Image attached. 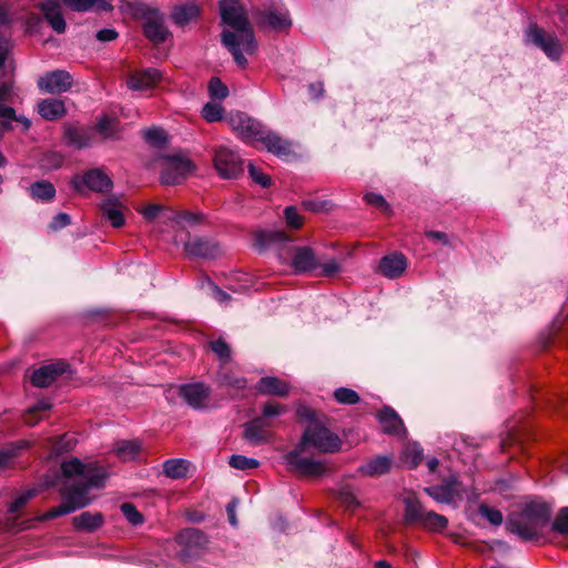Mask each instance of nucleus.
<instances>
[{
    "instance_id": "obj_49",
    "label": "nucleus",
    "mask_w": 568,
    "mask_h": 568,
    "mask_svg": "<svg viewBox=\"0 0 568 568\" xmlns=\"http://www.w3.org/2000/svg\"><path fill=\"white\" fill-rule=\"evenodd\" d=\"M479 514L494 526L501 525L504 519L503 514L498 509L489 507L487 505L479 506Z\"/></svg>"
},
{
    "instance_id": "obj_33",
    "label": "nucleus",
    "mask_w": 568,
    "mask_h": 568,
    "mask_svg": "<svg viewBox=\"0 0 568 568\" xmlns=\"http://www.w3.org/2000/svg\"><path fill=\"white\" fill-rule=\"evenodd\" d=\"M103 523L104 518L101 513L84 511L72 518L74 528L87 532L95 531L103 525Z\"/></svg>"
},
{
    "instance_id": "obj_25",
    "label": "nucleus",
    "mask_w": 568,
    "mask_h": 568,
    "mask_svg": "<svg viewBox=\"0 0 568 568\" xmlns=\"http://www.w3.org/2000/svg\"><path fill=\"white\" fill-rule=\"evenodd\" d=\"M202 9L195 1L178 4L173 8L171 18L179 26L184 27L201 16Z\"/></svg>"
},
{
    "instance_id": "obj_23",
    "label": "nucleus",
    "mask_w": 568,
    "mask_h": 568,
    "mask_svg": "<svg viewBox=\"0 0 568 568\" xmlns=\"http://www.w3.org/2000/svg\"><path fill=\"white\" fill-rule=\"evenodd\" d=\"M93 130L78 128L72 124L64 126V140L70 146L78 149L90 148L93 145Z\"/></svg>"
},
{
    "instance_id": "obj_27",
    "label": "nucleus",
    "mask_w": 568,
    "mask_h": 568,
    "mask_svg": "<svg viewBox=\"0 0 568 568\" xmlns=\"http://www.w3.org/2000/svg\"><path fill=\"white\" fill-rule=\"evenodd\" d=\"M270 426L271 423L268 420H265V418L256 417L245 424V438L253 445L264 444L268 440V434L266 429Z\"/></svg>"
},
{
    "instance_id": "obj_24",
    "label": "nucleus",
    "mask_w": 568,
    "mask_h": 568,
    "mask_svg": "<svg viewBox=\"0 0 568 568\" xmlns=\"http://www.w3.org/2000/svg\"><path fill=\"white\" fill-rule=\"evenodd\" d=\"M40 9L55 32L63 33L65 31V21L62 16L61 4L58 0H44L40 4Z\"/></svg>"
},
{
    "instance_id": "obj_29",
    "label": "nucleus",
    "mask_w": 568,
    "mask_h": 568,
    "mask_svg": "<svg viewBox=\"0 0 568 568\" xmlns=\"http://www.w3.org/2000/svg\"><path fill=\"white\" fill-rule=\"evenodd\" d=\"M392 467V459L388 456H376L358 467V473L367 477H378L387 474Z\"/></svg>"
},
{
    "instance_id": "obj_59",
    "label": "nucleus",
    "mask_w": 568,
    "mask_h": 568,
    "mask_svg": "<svg viewBox=\"0 0 568 568\" xmlns=\"http://www.w3.org/2000/svg\"><path fill=\"white\" fill-rule=\"evenodd\" d=\"M286 223L294 229H298L303 224V219L294 206H287L284 211Z\"/></svg>"
},
{
    "instance_id": "obj_15",
    "label": "nucleus",
    "mask_w": 568,
    "mask_h": 568,
    "mask_svg": "<svg viewBox=\"0 0 568 568\" xmlns=\"http://www.w3.org/2000/svg\"><path fill=\"white\" fill-rule=\"evenodd\" d=\"M38 87L45 93H62L72 87V77L63 70L48 72L38 80Z\"/></svg>"
},
{
    "instance_id": "obj_48",
    "label": "nucleus",
    "mask_w": 568,
    "mask_h": 568,
    "mask_svg": "<svg viewBox=\"0 0 568 568\" xmlns=\"http://www.w3.org/2000/svg\"><path fill=\"white\" fill-rule=\"evenodd\" d=\"M121 511L125 516L126 520L134 525H141L143 523L142 514L130 503H124L121 505Z\"/></svg>"
},
{
    "instance_id": "obj_36",
    "label": "nucleus",
    "mask_w": 568,
    "mask_h": 568,
    "mask_svg": "<svg viewBox=\"0 0 568 568\" xmlns=\"http://www.w3.org/2000/svg\"><path fill=\"white\" fill-rule=\"evenodd\" d=\"M30 196L39 202H50L55 196V187L49 181H37L29 187Z\"/></svg>"
},
{
    "instance_id": "obj_20",
    "label": "nucleus",
    "mask_w": 568,
    "mask_h": 568,
    "mask_svg": "<svg viewBox=\"0 0 568 568\" xmlns=\"http://www.w3.org/2000/svg\"><path fill=\"white\" fill-rule=\"evenodd\" d=\"M407 267V258L402 253H390L384 256L378 266V271L387 278H397L403 275Z\"/></svg>"
},
{
    "instance_id": "obj_5",
    "label": "nucleus",
    "mask_w": 568,
    "mask_h": 568,
    "mask_svg": "<svg viewBox=\"0 0 568 568\" xmlns=\"http://www.w3.org/2000/svg\"><path fill=\"white\" fill-rule=\"evenodd\" d=\"M162 162L161 182L165 185L180 184L194 171L195 166L182 152L160 156Z\"/></svg>"
},
{
    "instance_id": "obj_47",
    "label": "nucleus",
    "mask_w": 568,
    "mask_h": 568,
    "mask_svg": "<svg viewBox=\"0 0 568 568\" xmlns=\"http://www.w3.org/2000/svg\"><path fill=\"white\" fill-rule=\"evenodd\" d=\"M334 397L338 403L345 405H353L359 402L358 394L355 390L346 387L337 388L334 392Z\"/></svg>"
},
{
    "instance_id": "obj_53",
    "label": "nucleus",
    "mask_w": 568,
    "mask_h": 568,
    "mask_svg": "<svg viewBox=\"0 0 568 568\" xmlns=\"http://www.w3.org/2000/svg\"><path fill=\"white\" fill-rule=\"evenodd\" d=\"M552 529L561 535H568V507L559 511L552 523Z\"/></svg>"
},
{
    "instance_id": "obj_18",
    "label": "nucleus",
    "mask_w": 568,
    "mask_h": 568,
    "mask_svg": "<svg viewBox=\"0 0 568 568\" xmlns=\"http://www.w3.org/2000/svg\"><path fill=\"white\" fill-rule=\"evenodd\" d=\"M68 364L64 362L51 363L36 369L31 375V383L37 387L51 385L58 376L67 372Z\"/></svg>"
},
{
    "instance_id": "obj_26",
    "label": "nucleus",
    "mask_w": 568,
    "mask_h": 568,
    "mask_svg": "<svg viewBox=\"0 0 568 568\" xmlns=\"http://www.w3.org/2000/svg\"><path fill=\"white\" fill-rule=\"evenodd\" d=\"M377 417L385 433L395 436H404L406 434L402 418L393 408L385 407L378 413Z\"/></svg>"
},
{
    "instance_id": "obj_62",
    "label": "nucleus",
    "mask_w": 568,
    "mask_h": 568,
    "mask_svg": "<svg viewBox=\"0 0 568 568\" xmlns=\"http://www.w3.org/2000/svg\"><path fill=\"white\" fill-rule=\"evenodd\" d=\"M71 223L70 216L67 213H58L53 216L49 227L53 231H58L62 227L68 226Z\"/></svg>"
},
{
    "instance_id": "obj_40",
    "label": "nucleus",
    "mask_w": 568,
    "mask_h": 568,
    "mask_svg": "<svg viewBox=\"0 0 568 568\" xmlns=\"http://www.w3.org/2000/svg\"><path fill=\"white\" fill-rule=\"evenodd\" d=\"M337 499L347 508L355 509L361 506V501L356 496L355 488L351 485H342L337 493Z\"/></svg>"
},
{
    "instance_id": "obj_56",
    "label": "nucleus",
    "mask_w": 568,
    "mask_h": 568,
    "mask_svg": "<svg viewBox=\"0 0 568 568\" xmlns=\"http://www.w3.org/2000/svg\"><path fill=\"white\" fill-rule=\"evenodd\" d=\"M286 412V407L282 404L268 402L265 404L263 408V415L260 418H265V420H268V418L280 416Z\"/></svg>"
},
{
    "instance_id": "obj_30",
    "label": "nucleus",
    "mask_w": 568,
    "mask_h": 568,
    "mask_svg": "<svg viewBox=\"0 0 568 568\" xmlns=\"http://www.w3.org/2000/svg\"><path fill=\"white\" fill-rule=\"evenodd\" d=\"M38 112L47 121H57L64 116L67 109L62 100L49 98L39 102Z\"/></svg>"
},
{
    "instance_id": "obj_28",
    "label": "nucleus",
    "mask_w": 568,
    "mask_h": 568,
    "mask_svg": "<svg viewBox=\"0 0 568 568\" xmlns=\"http://www.w3.org/2000/svg\"><path fill=\"white\" fill-rule=\"evenodd\" d=\"M37 495V490L36 489H28L21 494H19L13 500L12 503L10 504L9 508H8V514H9V518L8 520L9 521H12V524H10L11 528H17L18 530H22V529H27L29 527H31V525H28L27 523H21V524H18L17 520L19 518V510L24 507V505L31 499L33 498L34 496Z\"/></svg>"
},
{
    "instance_id": "obj_54",
    "label": "nucleus",
    "mask_w": 568,
    "mask_h": 568,
    "mask_svg": "<svg viewBox=\"0 0 568 568\" xmlns=\"http://www.w3.org/2000/svg\"><path fill=\"white\" fill-rule=\"evenodd\" d=\"M317 275L321 276H333L341 271V265L335 258H331L324 263L320 262V266L317 267Z\"/></svg>"
},
{
    "instance_id": "obj_38",
    "label": "nucleus",
    "mask_w": 568,
    "mask_h": 568,
    "mask_svg": "<svg viewBox=\"0 0 568 568\" xmlns=\"http://www.w3.org/2000/svg\"><path fill=\"white\" fill-rule=\"evenodd\" d=\"M95 131L102 136V139H115L119 132V122L115 119L109 116H102L99 119Z\"/></svg>"
},
{
    "instance_id": "obj_50",
    "label": "nucleus",
    "mask_w": 568,
    "mask_h": 568,
    "mask_svg": "<svg viewBox=\"0 0 568 568\" xmlns=\"http://www.w3.org/2000/svg\"><path fill=\"white\" fill-rule=\"evenodd\" d=\"M145 141L154 146H160L165 142L166 135L162 129L151 128L144 131Z\"/></svg>"
},
{
    "instance_id": "obj_4",
    "label": "nucleus",
    "mask_w": 568,
    "mask_h": 568,
    "mask_svg": "<svg viewBox=\"0 0 568 568\" xmlns=\"http://www.w3.org/2000/svg\"><path fill=\"white\" fill-rule=\"evenodd\" d=\"M342 442L337 435L320 423L308 424L297 447L301 450L314 448L321 453H334L341 448Z\"/></svg>"
},
{
    "instance_id": "obj_9",
    "label": "nucleus",
    "mask_w": 568,
    "mask_h": 568,
    "mask_svg": "<svg viewBox=\"0 0 568 568\" xmlns=\"http://www.w3.org/2000/svg\"><path fill=\"white\" fill-rule=\"evenodd\" d=\"M424 491L437 503L454 504L463 499L465 488L457 476L450 475L440 484L424 488Z\"/></svg>"
},
{
    "instance_id": "obj_13",
    "label": "nucleus",
    "mask_w": 568,
    "mask_h": 568,
    "mask_svg": "<svg viewBox=\"0 0 568 568\" xmlns=\"http://www.w3.org/2000/svg\"><path fill=\"white\" fill-rule=\"evenodd\" d=\"M303 452L296 447L286 455L290 467L305 476L320 477L326 474L327 467L322 460L302 457L301 453Z\"/></svg>"
},
{
    "instance_id": "obj_61",
    "label": "nucleus",
    "mask_w": 568,
    "mask_h": 568,
    "mask_svg": "<svg viewBox=\"0 0 568 568\" xmlns=\"http://www.w3.org/2000/svg\"><path fill=\"white\" fill-rule=\"evenodd\" d=\"M164 205L160 204H149L145 206L141 213L143 214L144 219L149 222L156 221L163 210Z\"/></svg>"
},
{
    "instance_id": "obj_21",
    "label": "nucleus",
    "mask_w": 568,
    "mask_h": 568,
    "mask_svg": "<svg viewBox=\"0 0 568 568\" xmlns=\"http://www.w3.org/2000/svg\"><path fill=\"white\" fill-rule=\"evenodd\" d=\"M257 23L274 30H281L291 26L288 13L283 8L270 9L258 13Z\"/></svg>"
},
{
    "instance_id": "obj_35",
    "label": "nucleus",
    "mask_w": 568,
    "mask_h": 568,
    "mask_svg": "<svg viewBox=\"0 0 568 568\" xmlns=\"http://www.w3.org/2000/svg\"><path fill=\"white\" fill-rule=\"evenodd\" d=\"M428 510L420 504L416 498H406L405 499V515L404 519L407 524H419L422 525L424 521L425 515H427Z\"/></svg>"
},
{
    "instance_id": "obj_11",
    "label": "nucleus",
    "mask_w": 568,
    "mask_h": 568,
    "mask_svg": "<svg viewBox=\"0 0 568 568\" xmlns=\"http://www.w3.org/2000/svg\"><path fill=\"white\" fill-rule=\"evenodd\" d=\"M526 39L551 60H558L562 49L557 37L552 33H546L537 24H530L526 31Z\"/></svg>"
},
{
    "instance_id": "obj_19",
    "label": "nucleus",
    "mask_w": 568,
    "mask_h": 568,
    "mask_svg": "<svg viewBox=\"0 0 568 568\" xmlns=\"http://www.w3.org/2000/svg\"><path fill=\"white\" fill-rule=\"evenodd\" d=\"M162 78L161 72L154 68L135 71L128 78L126 84L130 90L142 91L155 85Z\"/></svg>"
},
{
    "instance_id": "obj_12",
    "label": "nucleus",
    "mask_w": 568,
    "mask_h": 568,
    "mask_svg": "<svg viewBox=\"0 0 568 568\" xmlns=\"http://www.w3.org/2000/svg\"><path fill=\"white\" fill-rule=\"evenodd\" d=\"M184 251L187 255L201 258H215L222 255L223 248L220 243L207 236H190L184 243Z\"/></svg>"
},
{
    "instance_id": "obj_63",
    "label": "nucleus",
    "mask_w": 568,
    "mask_h": 568,
    "mask_svg": "<svg viewBox=\"0 0 568 568\" xmlns=\"http://www.w3.org/2000/svg\"><path fill=\"white\" fill-rule=\"evenodd\" d=\"M365 200L368 204L375 206V207H378L381 210H387L388 209V204L386 202V200L381 195V194H377V193H368L365 195Z\"/></svg>"
},
{
    "instance_id": "obj_22",
    "label": "nucleus",
    "mask_w": 568,
    "mask_h": 568,
    "mask_svg": "<svg viewBox=\"0 0 568 568\" xmlns=\"http://www.w3.org/2000/svg\"><path fill=\"white\" fill-rule=\"evenodd\" d=\"M100 211L106 221L110 222V224L113 227H121L125 223L124 217V206L116 197H108L105 199L101 205Z\"/></svg>"
},
{
    "instance_id": "obj_46",
    "label": "nucleus",
    "mask_w": 568,
    "mask_h": 568,
    "mask_svg": "<svg viewBox=\"0 0 568 568\" xmlns=\"http://www.w3.org/2000/svg\"><path fill=\"white\" fill-rule=\"evenodd\" d=\"M209 94L212 100L222 101L229 95V89L219 78H212L209 82Z\"/></svg>"
},
{
    "instance_id": "obj_32",
    "label": "nucleus",
    "mask_w": 568,
    "mask_h": 568,
    "mask_svg": "<svg viewBox=\"0 0 568 568\" xmlns=\"http://www.w3.org/2000/svg\"><path fill=\"white\" fill-rule=\"evenodd\" d=\"M260 142L264 144L268 152L282 156L286 155L291 151V144L286 140L282 139L277 133L265 130Z\"/></svg>"
},
{
    "instance_id": "obj_39",
    "label": "nucleus",
    "mask_w": 568,
    "mask_h": 568,
    "mask_svg": "<svg viewBox=\"0 0 568 568\" xmlns=\"http://www.w3.org/2000/svg\"><path fill=\"white\" fill-rule=\"evenodd\" d=\"M28 446V442L20 440L2 448L0 450V469L7 468L11 464L12 459L18 456L19 452L27 448Z\"/></svg>"
},
{
    "instance_id": "obj_7",
    "label": "nucleus",
    "mask_w": 568,
    "mask_h": 568,
    "mask_svg": "<svg viewBox=\"0 0 568 568\" xmlns=\"http://www.w3.org/2000/svg\"><path fill=\"white\" fill-rule=\"evenodd\" d=\"M71 185L78 193L81 194L85 193L87 191L103 193L111 190L112 181L103 170L91 169L83 174L73 176Z\"/></svg>"
},
{
    "instance_id": "obj_14",
    "label": "nucleus",
    "mask_w": 568,
    "mask_h": 568,
    "mask_svg": "<svg viewBox=\"0 0 568 568\" xmlns=\"http://www.w3.org/2000/svg\"><path fill=\"white\" fill-rule=\"evenodd\" d=\"M143 31L145 37L153 43H162L169 36L164 24V17L158 10H148L144 13Z\"/></svg>"
},
{
    "instance_id": "obj_34",
    "label": "nucleus",
    "mask_w": 568,
    "mask_h": 568,
    "mask_svg": "<svg viewBox=\"0 0 568 568\" xmlns=\"http://www.w3.org/2000/svg\"><path fill=\"white\" fill-rule=\"evenodd\" d=\"M256 388L261 394L286 396L290 386L277 377L266 376L258 381Z\"/></svg>"
},
{
    "instance_id": "obj_41",
    "label": "nucleus",
    "mask_w": 568,
    "mask_h": 568,
    "mask_svg": "<svg viewBox=\"0 0 568 568\" xmlns=\"http://www.w3.org/2000/svg\"><path fill=\"white\" fill-rule=\"evenodd\" d=\"M448 525V519L439 515L435 511L428 510L427 515L424 517V521L422 524L423 527L430 531L440 532L443 531Z\"/></svg>"
},
{
    "instance_id": "obj_16",
    "label": "nucleus",
    "mask_w": 568,
    "mask_h": 568,
    "mask_svg": "<svg viewBox=\"0 0 568 568\" xmlns=\"http://www.w3.org/2000/svg\"><path fill=\"white\" fill-rule=\"evenodd\" d=\"M291 267L294 274H304L316 271L320 260L308 246H296L292 251Z\"/></svg>"
},
{
    "instance_id": "obj_17",
    "label": "nucleus",
    "mask_w": 568,
    "mask_h": 568,
    "mask_svg": "<svg viewBox=\"0 0 568 568\" xmlns=\"http://www.w3.org/2000/svg\"><path fill=\"white\" fill-rule=\"evenodd\" d=\"M180 396L194 409L207 407L210 388L203 383H191L182 385L179 389Z\"/></svg>"
},
{
    "instance_id": "obj_3",
    "label": "nucleus",
    "mask_w": 568,
    "mask_h": 568,
    "mask_svg": "<svg viewBox=\"0 0 568 568\" xmlns=\"http://www.w3.org/2000/svg\"><path fill=\"white\" fill-rule=\"evenodd\" d=\"M550 518L549 505L542 500L532 499L526 503L519 511H514L508 516L506 528L525 541L536 540L542 536Z\"/></svg>"
},
{
    "instance_id": "obj_8",
    "label": "nucleus",
    "mask_w": 568,
    "mask_h": 568,
    "mask_svg": "<svg viewBox=\"0 0 568 568\" xmlns=\"http://www.w3.org/2000/svg\"><path fill=\"white\" fill-rule=\"evenodd\" d=\"M214 168L223 179H236L243 173V160L239 153L226 146H219L214 151Z\"/></svg>"
},
{
    "instance_id": "obj_45",
    "label": "nucleus",
    "mask_w": 568,
    "mask_h": 568,
    "mask_svg": "<svg viewBox=\"0 0 568 568\" xmlns=\"http://www.w3.org/2000/svg\"><path fill=\"white\" fill-rule=\"evenodd\" d=\"M220 383L230 389L237 392L246 388V379L233 374L224 373L220 375Z\"/></svg>"
},
{
    "instance_id": "obj_51",
    "label": "nucleus",
    "mask_w": 568,
    "mask_h": 568,
    "mask_svg": "<svg viewBox=\"0 0 568 568\" xmlns=\"http://www.w3.org/2000/svg\"><path fill=\"white\" fill-rule=\"evenodd\" d=\"M248 174L256 184L263 187H268L272 183L271 176L252 163L248 164Z\"/></svg>"
},
{
    "instance_id": "obj_44",
    "label": "nucleus",
    "mask_w": 568,
    "mask_h": 568,
    "mask_svg": "<svg viewBox=\"0 0 568 568\" xmlns=\"http://www.w3.org/2000/svg\"><path fill=\"white\" fill-rule=\"evenodd\" d=\"M231 467L240 470H247L258 467L260 462L243 455H232L229 459Z\"/></svg>"
},
{
    "instance_id": "obj_64",
    "label": "nucleus",
    "mask_w": 568,
    "mask_h": 568,
    "mask_svg": "<svg viewBox=\"0 0 568 568\" xmlns=\"http://www.w3.org/2000/svg\"><path fill=\"white\" fill-rule=\"evenodd\" d=\"M206 285L209 290L212 292L213 297L220 302L224 303L230 300V295L222 291L219 286H216L212 281L207 280Z\"/></svg>"
},
{
    "instance_id": "obj_37",
    "label": "nucleus",
    "mask_w": 568,
    "mask_h": 568,
    "mask_svg": "<svg viewBox=\"0 0 568 568\" xmlns=\"http://www.w3.org/2000/svg\"><path fill=\"white\" fill-rule=\"evenodd\" d=\"M190 463L186 459L175 458L168 459L163 464V473L166 477L179 479L186 476Z\"/></svg>"
},
{
    "instance_id": "obj_43",
    "label": "nucleus",
    "mask_w": 568,
    "mask_h": 568,
    "mask_svg": "<svg viewBox=\"0 0 568 568\" xmlns=\"http://www.w3.org/2000/svg\"><path fill=\"white\" fill-rule=\"evenodd\" d=\"M423 457V449L417 443L410 444L406 447L403 454V462L408 465L409 468L416 467Z\"/></svg>"
},
{
    "instance_id": "obj_10",
    "label": "nucleus",
    "mask_w": 568,
    "mask_h": 568,
    "mask_svg": "<svg viewBox=\"0 0 568 568\" xmlns=\"http://www.w3.org/2000/svg\"><path fill=\"white\" fill-rule=\"evenodd\" d=\"M176 542L181 547L178 555L182 561H187L200 555V551L206 546V536L195 528L182 530L176 537Z\"/></svg>"
},
{
    "instance_id": "obj_52",
    "label": "nucleus",
    "mask_w": 568,
    "mask_h": 568,
    "mask_svg": "<svg viewBox=\"0 0 568 568\" xmlns=\"http://www.w3.org/2000/svg\"><path fill=\"white\" fill-rule=\"evenodd\" d=\"M287 237L283 232H258L256 233V242L261 246H265L270 242L286 241Z\"/></svg>"
},
{
    "instance_id": "obj_31",
    "label": "nucleus",
    "mask_w": 568,
    "mask_h": 568,
    "mask_svg": "<svg viewBox=\"0 0 568 568\" xmlns=\"http://www.w3.org/2000/svg\"><path fill=\"white\" fill-rule=\"evenodd\" d=\"M142 445L139 440H118L113 444L112 452L124 462L136 460L141 454Z\"/></svg>"
},
{
    "instance_id": "obj_57",
    "label": "nucleus",
    "mask_w": 568,
    "mask_h": 568,
    "mask_svg": "<svg viewBox=\"0 0 568 568\" xmlns=\"http://www.w3.org/2000/svg\"><path fill=\"white\" fill-rule=\"evenodd\" d=\"M204 215L202 213H195L190 211L179 212V226H183L185 224L194 225L199 224L203 221Z\"/></svg>"
},
{
    "instance_id": "obj_2",
    "label": "nucleus",
    "mask_w": 568,
    "mask_h": 568,
    "mask_svg": "<svg viewBox=\"0 0 568 568\" xmlns=\"http://www.w3.org/2000/svg\"><path fill=\"white\" fill-rule=\"evenodd\" d=\"M221 19L230 30L221 34L222 43L227 48L240 67H245L247 60L244 54H252L256 50L253 29L243 6L237 0L220 1Z\"/></svg>"
},
{
    "instance_id": "obj_6",
    "label": "nucleus",
    "mask_w": 568,
    "mask_h": 568,
    "mask_svg": "<svg viewBox=\"0 0 568 568\" xmlns=\"http://www.w3.org/2000/svg\"><path fill=\"white\" fill-rule=\"evenodd\" d=\"M231 129L246 142L260 141L266 128L243 112L231 113L226 119Z\"/></svg>"
},
{
    "instance_id": "obj_58",
    "label": "nucleus",
    "mask_w": 568,
    "mask_h": 568,
    "mask_svg": "<svg viewBox=\"0 0 568 568\" xmlns=\"http://www.w3.org/2000/svg\"><path fill=\"white\" fill-rule=\"evenodd\" d=\"M73 11H89L93 8L98 0H62Z\"/></svg>"
},
{
    "instance_id": "obj_1",
    "label": "nucleus",
    "mask_w": 568,
    "mask_h": 568,
    "mask_svg": "<svg viewBox=\"0 0 568 568\" xmlns=\"http://www.w3.org/2000/svg\"><path fill=\"white\" fill-rule=\"evenodd\" d=\"M63 477L68 480L61 490L62 503L44 513L38 520H49L71 514L91 504V489L104 487L105 469L95 463L83 464L78 458H71L61 464Z\"/></svg>"
},
{
    "instance_id": "obj_55",
    "label": "nucleus",
    "mask_w": 568,
    "mask_h": 568,
    "mask_svg": "<svg viewBox=\"0 0 568 568\" xmlns=\"http://www.w3.org/2000/svg\"><path fill=\"white\" fill-rule=\"evenodd\" d=\"M211 349L222 362H227L230 359V347L222 338L212 342Z\"/></svg>"
},
{
    "instance_id": "obj_42",
    "label": "nucleus",
    "mask_w": 568,
    "mask_h": 568,
    "mask_svg": "<svg viewBox=\"0 0 568 568\" xmlns=\"http://www.w3.org/2000/svg\"><path fill=\"white\" fill-rule=\"evenodd\" d=\"M202 116L210 123L217 122L223 119L224 109L220 102H207L202 109Z\"/></svg>"
},
{
    "instance_id": "obj_60",
    "label": "nucleus",
    "mask_w": 568,
    "mask_h": 568,
    "mask_svg": "<svg viewBox=\"0 0 568 568\" xmlns=\"http://www.w3.org/2000/svg\"><path fill=\"white\" fill-rule=\"evenodd\" d=\"M158 221L165 223V224L170 223V224L179 225V212L174 211L171 207L163 206V210H162Z\"/></svg>"
}]
</instances>
